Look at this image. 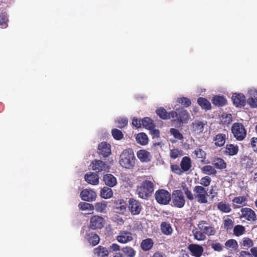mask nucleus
Instances as JSON below:
<instances>
[{
	"instance_id": "f257e3e1",
	"label": "nucleus",
	"mask_w": 257,
	"mask_h": 257,
	"mask_svg": "<svg viewBox=\"0 0 257 257\" xmlns=\"http://www.w3.org/2000/svg\"><path fill=\"white\" fill-rule=\"evenodd\" d=\"M216 232L212 224H209L206 220H201L197 224V227L192 230L194 239L198 241H204L206 239V235L213 236Z\"/></svg>"
},
{
	"instance_id": "f03ea898",
	"label": "nucleus",
	"mask_w": 257,
	"mask_h": 257,
	"mask_svg": "<svg viewBox=\"0 0 257 257\" xmlns=\"http://www.w3.org/2000/svg\"><path fill=\"white\" fill-rule=\"evenodd\" d=\"M154 187L155 185L151 181L144 180L137 186L136 193L139 198L147 200L152 195Z\"/></svg>"
},
{
	"instance_id": "7ed1b4c3",
	"label": "nucleus",
	"mask_w": 257,
	"mask_h": 257,
	"mask_svg": "<svg viewBox=\"0 0 257 257\" xmlns=\"http://www.w3.org/2000/svg\"><path fill=\"white\" fill-rule=\"evenodd\" d=\"M120 165L126 169L133 168L135 164V157L132 149H125L120 155Z\"/></svg>"
},
{
	"instance_id": "20e7f679",
	"label": "nucleus",
	"mask_w": 257,
	"mask_h": 257,
	"mask_svg": "<svg viewBox=\"0 0 257 257\" xmlns=\"http://www.w3.org/2000/svg\"><path fill=\"white\" fill-rule=\"evenodd\" d=\"M171 115L172 121L179 125L187 123L190 117L189 112L183 108L171 111Z\"/></svg>"
},
{
	"instance_id": "39448f33",
	"label": "nucleus",
	"mask_w": 257,
	"mask_h": 257,
	"mask_svg": "<svg viewBox=\"0 0 257 257\" xmlns=\"http://www.w3.org/2000/svg\"><path fill=\"white\" fill-rule=\"evenodd\" d=\"M155 198L158 204L166 205L169 204L171 201V195L167 190L160 189L155 192Z\"/></svg>"
},
{
	"instance_id": "423d86ee",
	"label": "nucleus",
	"mask_w": 257,
	"mask_h": 257,
	"mask_svg": "<svg viewBox=\"0 0 257 257\" xmlns=\"http://www.w3.org/2000/svg\"><path fill=\"white\" fill-rule=\"evenodd\" d=\"M231 130L233 137L238 141L243 140L246 136V131L244 125L241 123H234Z\"/></svg>"
},
{
	"instance_id": "0eeeda50",
	"label": "nucleus",
	"mask_w": 257,
	"mask_h": 257,
	"mask_svg": "<svg viewBox=\"0 0 257 257\" xmlns=\"http://www.w3.org/2000/svg\"><path fill=\"white\" fill-rule=\"evenodd\" d=\"M81 232L84 234L85 240L90 245L95 246L99 243L100 237L98 234L91 230L86 229V227L83 226Z\"/></svg>"
},
{
	"instance_id": "6e6552de",
	"label": "nucleus",
	"mask_w": 257,
	"mask_h": 257,
	"mask_svg": "<svg viewBox=\"0 0 257 257\" xmlns=\"http://www.w3.org/2000/svg\"><path fill=\"white\" fill-rule=\"evenodd\" d=\"M105 223L104 218L99 215H93L90 219L89 224L86 229L90 230H97L102 228Z\"/></svg>"
},
{
	"instance_id": "1a4fd4ad",
	"label": "nucleus",
	"mask_w": 257,
	"mask_h": 257,
	"mask_svg": "<svg viewBox=\"0 0 257 257\" xmlns=\"http://www.w3.org/2000/svg\"><path fill=\"white\" fill-rule=\"evenodd\" d=\"M193 192L194 196L199 203L205 204L207 202L208 194L204 187L202 186H196L193 189Z\"/></svg>"
},
{
	"instance_id": "9d476101",
	"label": "nucleus",
	"mask_w": 257,
	"mask_h": 257,
	"mask_svg": "<svg viewBox=\"0 0 257 257\" xmlns=\"http://www.w3.org/2000/svg\"><path fill=\"white\" fill-rule=\"evenodd\" d=\"M127 207L132 215H139L143 210L141 203L134 198L129 199Z\"/></svg>"
},
{
	"instance_id": "9b49d317",
	"label": "nucleus",
	"mask_w": 257,
	"mask_h": 257,
	"mask_svg": "<svg viewBox=\"0 0 257 257\" xmlns=\"http://www.w3.org/2000/svg\"><path fill=\"white\" fill-rule=\"evenodd\" d=\"M185 203V200L181 190H176L172 193L173 205L177 208H182Z\"/></svg>"
},
{
	"instance_id": "f8f14e48",
	"label": "nucleus",
	"mask_w": 257,
	"mask_h": 257,
	"mask_svg": "<svg viewBox=\"0 0 257 257\" xmlns=\"http://www.w3.org/2000/svg\"><path fill=\"white\" fill-rule=\"evenodd\" d=\"M206 124L204 122L199 119H196L190 124V130L192 134L199 135L203 132L204 126Z\"/></svg>"
},
{
	"instance_id": "ddd939ff",
	"label": "nucleus",
	"mask_w": 257,
	"mask_h": 257,
	"mask_svg": "<svg viewBox=\"0 0 257 257\" xmlns=\"http://www.w3.org/2000/svg\"><path fill=\"white\" fill-rule=\"evenodd\" d=\"M233 104L238 107H243L246 104V98L244 95L241 93H234L232 96Z\"/></svg>"
},
{
	"instance_id": "4468645a",
	"label": "nucleus",
	"mask_w": 257,
	"mask_h": 257,
	"mask_svg": "<svg viewBox=\"0 0 257 257\" xmlns=\"http://www.w3.org/2000/svg\"><path fill=\"white\" fill-rule=\"evenodd\" d=\"M187 248L190 254L194 257H201L204 251L202 246L198 244H190L188 245Z\"/></svg>"
},
{
	"instance_id": "2eb2a0df",
	"label": "nucleus",
	"mask_w": 257,
	"mask_h": 257,
	"mask_svg": "<svg viewBox=\"0 0 257 257\" xmlns=\"http://www.w3.org/2000/svg\"><path fill=\"white\" fill-rule=\"evenodd\" d=\"M116 239L120 243H127L133 240V234L128 231H120Z\"/></svg>"
},
{
	"instance_id": "dca6fc26",
	"label": "nucleus",
	"mask_w": 257,
	"mask_h": 257,
	"mask_svg": "<svg viewBox=\"0 0 257 257\" xmlns=\"http://www.w3.org/2000/svg\"><path fill=\"white\" fill-rule=\"evenodd\" d=\"M111 146L105 142L100 143L98 146V153L103 157H107L111 154Z\"/></svg>"
},
{
	"instance_id": "f3484780",
	"label": "nucleus",
	"mask_w": 257,
	"mask_h": 257,
	"mask_svg": "<svg viewBox=\"0 0 257 257\" xmlns=\"http://www.w3.org/2000/svg\"><path fill=\"white\" fill-rule=\"evenodd\" d=\"M80 196L82 200L92 202L95 200L96 194L92 190L84 189L81 192Z\"/></svg>"
},
{
	"instance_id": "a211bd4d",
	"label": "nucleus",
	"mask_w": 257,
	"mask_h": 257,
	"mask_svg": "<svg viewBox=\"0 0 257 257\" xmlns=\"http://www.w3.org/2000/svg\"><path fill=\"white\" fill-rule=\"evenodd\" d=\"M241 217L249 221H253L256 219L255 212L249 208H242L241 210Z\"/></svg>"
},
{
	"instance_id": "6ab92c4d",
	"label": "nucleus",
	"mask_w": 257,
	"mask_h": 257,
	"mask_svg": "<svg viewBox=\"0 0 257 257\" xmlns=\"http://www.w3.org/2000/svg\"><path fill=\"white\" fill-rule=\"evenodd\" d=\"M92 170L96 173L105 171L108 169V167L106 163L101 160H95L92 162Z\"/></svg>"
},
{
	"instance_id": "aec40b11",
	"label": "nucleus",
	"mask_w": 257,
	"mask_h": 257,
	"mask_svg": "<svg viewBox=\"0 0 257 257\" xmlns=\"http://www.w3.org/2000/svg\"><path fill=\"white\" fill-rule=\"evenodd\" d=\"M239 149L237 145L229 144L225 146L223 153L225 155L232 156L236 155Z\"/></svg>"
},
{
	"instance_id": "412c9836",
	"label": "nucleus",
	"mask_w": 257,
	"mask_h": 257,
	"mask_svg": "<svg viewBox=\"0 0 257 257\" xmlns=\"http://www.w3.org/2000/svg\"><path fill=\"white\" fill-rule=\"evenodd\" d=\"M137 156L141 162L150 161L152 156L150 153L145 150H140L137 152Z\"/></svg>"
},
{
	"instance_id": "4be33fe9",
	"label": "nucleus",
	"mask_w": 257,
	"mask_h": 257,
	"mask_svg": "<svg viewBox=\"0 0 257 257\" xmlns=\"http://www.w3.org/2000/svg\"><path fill=\"white\" fill-rule=\"evenodd\" d=\"M94 257H108L109 254L108 250L101 245L95 248L93 251Z\"/></svg>"
},
{
	"instance_id": "5701e85b",
	"label": "nucleus",
	"mask_w": 257,
	"mask_h": 257,
	"mask_svg": "<svg viewBox=\"0 0 257 257\" xmlns=\"http://www.w3.org/2000/svg\"><path fill=\"white\" fill-rule=\"evenodd\" d=\"M226 139L225 134L219 133L214 137L213 141L215 146L221 147L225 145Z\"/></svg>"
},
{
	"instance_id": "b1692460",
	"label": "nucleus",
	"mask_w": 257,
	"mask_h": 257,
	"mask_svg": "<svg viewBox=\"0 0 257 257\" xmlns=\"http://www.w3.org/2000/svg\"><path fill=\"white\" fill-rule=\"evenodd\" d=\"M84 178L85 181L89 184L95 185L99 183V177L95 173H87L85 175Z\"/></svg>"
},
{
	"instance_id": "393cba45",
	"label": "nucleus",
	"mask_w": 257,
	"mask_h": 257,
	"mask_svg": "<svg viewBox=\"0 0 257 257\" xmlns=\"http://www.w3.org/2000/svg\"><path fill=\"white\" fill-rule=\"evenodd\" d=\"M103 180L105 184L109 187H113L117 183L116 178L110 174L104 175L103 177Z\"/></svg>"
},
{
	"instance_id": "a878e982",
	"label": "nucleus",
	"mask_w": 257,
	"mask_h": 257,
	"mask_svg": "<svg viewBox=\"0 0 257 257\" xmlns=\"http://www.w3.org/2000/svg\"><path fill=\"white\" fill-rule=\"evenodd\" d=\"M115 207L119 213H124L126 211L127 204L123 199H117L114 202Z\"/></svg>"
},
{
	"instance_id": "bb28decb",
	"label": "nucleus",
	"mask_w": 257,
	"mask_h": 257,
	"mask_svg": "<svg viewBox=\"0 0 257 257\" xmlns=\"http://www.w3.org/2000/svg\"><path fill=\"white\" fill-rule=\"evenodd\" d=\"M154 243L152 238H148L143 239L141 243V249L144 251H149L152 248Z\"/></svg>"
},
{
	"instance_id": "cd10ccee",
	"label": "nucleus",
	"mask_w": 257,
	"mask_h": 257,
	"mask_svg": "<svg viewBox=\"0 0 257 257\" xmlns=\"http://www.w3.org/2000/svg\"><path fill=\"white\" fill-rule=\"evenodd\" d=\"M191 160L189 157H184L180 163V167L183 172L189 171L191 168Z\"/></svg>"
},
{
	"instance_id": "c85d7f7f",
	"label": "nucleus",
	"mask_w": 257,
	"mask_h": 257,
	"mask_svg": "<svg viewBox=\"0 0 257 257\" xmlns=\"http://www.w3.org/2000/svg\"><path fill=\"white\" fill-rule=\"evenodd\" d=\"M212 103L217 106H222L227 103V100L224 96L216 95L212 99Z\"/></svg>"
},
{
	"instance_id": "c756f323",
	"label": "nucleus",
	"mask_w": 257,
	"mask_h": 257,
	"mask_svg": "<svg viewBox=\"0 0 257 257\" xmlns=\"http://www.w3.org/2000/svg\"><path fill=\"white\" fill-rule=\"evenodd\" d=\"M156 113L161 119L166 120L171 118V111L168 112L163 107H160L156 110Z\"/></svg>"
},
{
	"instance_id": "7c9ffc66",
	"label": "nucleus",
	"mask_w": 257,
	"mask_h": 257,
	"mask_svg": "<svg viewBox=\"0 0 257 257\" xmlns=\"http://www.w3.org/2000/svg\"><path fill=\"white\" fill-rule=\"evenodd\" d=\"M212 164L214 167L218 169H224L226 167V163L221 158H215L213 159Z\"/></svg>"
},
{
	"instance_id": "2f4dec72",
	"label": "nucleus",
	"mask_w": 257,
	"mask_h": 257,
	"mask_svg": "<svg viewBox=\"0 0 257 257\" xmlns=\"http://www.w3.org/2000/svg\"><path fill=\"white\" fill-rule=\"evenodd\" d=\"M234 225V221L232 219L228 217V216L225 217H224L223 220V226L222 228L227 231L231 230Z\"/></svg>"
},
{
	"instance_id": "473e14b6",
	"label": "nucleus",
	"mask_w": 257,
	"mask_h": 257,
	"mask_svg": "<svg viewBox=\"0 0 257 257\" xmlns=\"http://www.w3.org/2000/svg\"><path fill=\"white\" fill-rule=\"evenodd\" d=\"M197 103L202 109L206 110H209L211 108L210 102L205 98L199 97L197 99Z\"/></svg>"
},
{
	"instance_id": "72a5a7b5",
	"label": "nucleus",
	"mask_w": 257,
	"mask_h": 257,
	"mask_svg": "<svg viewBox=\"0 0 257 257\" xmlns=\"http://www.w3.org/2000/svg\"><path fill=\"white\" fill-rule=\"evenodd\" d=\"M100 196L104 199L110 198L113 196L112 189L108 187H104L100 191Z\"/></svg>"
},
{
	"instance_id": "f704fd0d",
	"label": "nucleus",
	"mask_w": 257,
	"mask_h": 257,
	"mask_svg": "<svg viewBox=\"0 0 257 257\" xmlns=\"http://www.w3.org/2000/svg\"><path fill=\"white\" fill-rule=\"evenodd\" d=\"M161 230L163 234L167 235L171 234L173 231L171 225L167 222H163L161 223Z\"/></svg>"
},
{
	"instance_id": "c9c22d12",
	"label": "nucleus",
	"mask_w": 257,
	"mask_h": 257,
	"mask_svg": "<svg viewBox=\"0 0 257 257\" xmlns=\"http://www.w3.org/2000/svg\"><path fill=\"white\" fill-rule=\"evenodd\" d=\"M136 139L137 143L141 145H146L148 143V136L144 133L138 134Z\"/></svg>"
},
{
	"instance_id": "e433bc0d",
	"label": "nucleus",
	"mask_w": 257,
	"mask_h": 257,
	"mask_svg": "<svg viewBox=\"0 0 257 257\" xmlns=\"http://www.w3.org/2000/svg\"><path fill=\"white\" fill-rule=\"evenodd\" d=\"M142 125L148 130H152L155 127L153 120L148 117H146L142 120Z\"/></svg>"
},
{
	"instance_id": "4c0bfd02",
	"label": "nucleus",
	"mask_w": 257,
	"mask_h": 257,
	"mask_svg": "<svg viewBox=\"0 0 257 257\" xmlns=\"http://www.w3.org/2000/svg\"><path fill=\"white\" fill-rule=\"evenodd\" d=\"M240 162L245 168L250 169L253 165V160L248 156H245L240 158Z\"/></svg>"
},
{
	"instance_id": "58836bf2",
	"label": "nucleus",
	"mask_w": 257,
	"mask_h": 257,
	"mask_svg": "<svg viewBox=\"0 0 257 257\" xmlns=\"http://www.w3.org/2000/svg\"><path fill=\"white\" fill-rule=\"evenodd\" d=\"M217 208L221 212L229 213L231 211L230 206L225 202H220L217 204Z\"/></svg>"
},
{
	"instance_id": "ea45409f",
	"label": "nucleus",
	"mask_w": 257,
	"mask_h": 257,
	"mask_svg": "<svg viewBox=\"0 0 257 257\" xmlns=\"http://www.w3.org/2000/svg\"><path fill=\"white\" fill-rule=\"evenodd\" d=\"M122 251L127 257H135L136 254L135 250L131 246H125L121 249Z\"/></svg>"
},
{
	"instance_id": "a19ab883",
	"label": "nucleus",
	"mask_w": 257,
	"mask_h": 257,
	"mask_svg": "<svg viewBox=\"0 0 257 257\" xmlns=\"http://www.w3.org/2000/svg\"><path fill=\"white\" fill-rule=\"evenodd\" d=\"M202 171L208 175H216L217 171L212 166L206 165L201 169Z\"/></svg>"
},
{
	"instance_id": "79ce46f5",
	"label": "nucleus",
	"mask_w": 257,
	"mask_h": 257,
	"mask_svg": "<svg viewBox=\"0 0 257 257\" xmlns=\"http://www.w3.org/2000/svg\"><path fill=\"white\" fill-rule=\"evenodd\" d=\"M225 246L228 248H231L234 250H237L238 247L237 242L233 239L227 240L225 243Z\"/></svg>"
},
{
	"instance_id": "37998d69",
	"label": "nucleus",
	"mask_w": 257,
	"mask_h": 257,
	"mask_svg": "<svg viewBox=\"0 0 257 257\" xmlns=\"http://www.w3.org/2000/svg\"><path fill=\"white\" fill-rule=\"evenodd\" d=\"M245 227L242 225H236L233 228V234L236 236H239L244 233Z\"/></svg>"
},
{
	"instance_id": "c03bdc74",
	"label": "nucleus",
	"mask_w": 257,
	"mask_h": 257,
	"mask_svg": "<svg viewBox=\"0 0 257 257\" xmlns=\"http://www.w3.org/2000/svg\"><path fill=\"white\" fill-rule=\"evenodd\" d=\"M95 209L96 211L99 212H104L106 207L107 204L105 202H97L95 204Z\"/></svg>"
},
{
	"instance_id": "a18cd8bd",
	"label": "nucleus",
	"mask_w": 257,
	"mask_h": 257,
	"mask_svg": "<svg viewBox=\"0 0 257 257\" xmlns=\"http://www.w3.org/2000/svg\"><path fill=\"white\" fill-rule=\"evenodd\" d=\"M170 132L171 135H172L175 139L178 140H183V136L178 130L175 128H171Z\"/></svg>"
},
{
	"instance_id": "49530a36",
	"label": "nucleus",
	"mask_w": 257,
	"mask_h": 257,
	"mask_svg": "<svg viewBox=\"0 0 257 257\" xmlns=\"http://www.w3.org/2000/svg\"><path fill=\"white\" fill-rule=\"evenodd\" d=\"M78 206L81 210H93L94 208L92 204L86 202H80Z\"/></svg>"
},
{
	"instance_id": "de8ad7c7",
	"label": "nucleus",
	"mask_w": 257,
	"mask_h": 257,
	"mask_svg": "<svg viewBox=\"0 0 257 257\" xmlns=\"http://www.w3.org/2000/svg\"><path fill=\"white\" fill-rule=\"evenodd\" d=\"M193 153L194 154L195 157L197 158L204 159L206 158V154L205 152L201 149H196L194 151Z\"/></svg>"
},
{
	"instance_id": "09e8293b",
	"label": "nucleus",
	"mask_w": 257,
	"mask_h": 257,
	"mask_svg": "<svg viewBox=\"0 0 257 257\" xmlns=\"http://www.w3.org/2000/svg\"><path fill=\"white\" fill-rule=\"evenodd\" d=\"M111 134L113 138L116 140H120L123 137V135L121 131L117 128L112 129L111 131Z\"/></svg>"
},
{
	"instance_id": "8fccbe9b",
	"label": "nucleus",
	"mask_w": 257,
	"mask_h": 257,
	"mask_svg": "<svg viewBox=\"0 0 257 257\" xmlns=\"http://www.w3.org/2000/svg\"><path fill=\"white\" fill-rule=\"evenodd\" d=\"M246 201V198L245 196L235 197L232 200V203L234 206L237 205H242Z\"/></svg>"
},
{
	"instance_id": "3c124183",
	"label": "nucleus",
	"mask_w": 257,
	"mask_h": 257,
	"mask_svg": "<svg viewBox=\"0 0 257 257\" xmlns=\"http://www.w3.org/2000/svg\"><path fill=\"white\" fill-rule=\"evenodd\" d=\"M177 101L183 106L186 107L189 106L191 104L190 100L189 98L184 97L179 98Z\"/></svg>"
},
{
	"instance_id": "603ef678",
	"label": "nucleus",
	"mask_w": 257,
	"mask_h": 257,
	"mask_svg": "<svg viewBox=\"0 0 257 257\" xmlns=\"http://www.w3.org/2000/svg\"><path fill=\"white\" fill-rule=\"evenodd\" d=\"M8 18L7 15L5 13L0 14V25L3 28H6L8 26L7 22Z\"/></svg>"
},
{
	"instance_id": "864d4df0",
	"label": "nucleus",
	"mask_w": 257,
	"mask_h": 257,
	"mask_svg": "<svg viewBox=\"0 0 257 257\" xmlns=\"http://www.w3.org/2000/svg\"><path fill=\"white\" fill-rule=\"evenodd\" d=\"M211 182V179L209 176H205L200 179V184L203 187H208L210 185Z\"/></svg>"
},
{
	"instance_id": "5fc2aeb1",
	"label": "nucleus",
	"mask_w": 257,
	"mask_h": 257,
	"mask_svg": "<svg viewBox=\"0 0 257 257\" xmlns=\"http://www.w3.org/2000/svg\"><path fill=\"white\" fill-rule=\"evenodd\" d=\"M241 244L243 246L249 248L253 245V242L250 238L246 237L242 238Z\"/></svg>"
},
{
	"instance_id": "6e6d98bb",
	"label": "nucleus",
	"mask_w": 257,
	"mask_h": 257,
	"mask_svg": "<svg viewBox=\"0 0 257 257\" xmlns=\"http://www.w3.org/2000/svg\"><path fill=\"white\" fill-rule=\"evenodd\" d=\"M170 168L171 171L177 175H181L183 173L181 168L177 164L171 165Z\"/></svg>"
},
{
	"instance_id": "4d7b16f0",
	"label": "nucleus",
	"mask_w": 257,
	"mask_h": 257,
	"mask_svg": "<svg viewBox=\"0 0 257 257\" xmlns=\"http://www.w3.org/2000/svg\"><path fill=\"white\" fill-rule=\"evenodd\" d=\"M117 126L120 128H122L127 125L128 120L126 118H119L117 119Z\"/></svg>"
},
{
	"instance_id": "13d9d810",
	"label": "nucleus",
	"mask_w": 257,
	"mask_h": 257,
	"mask_svg": "<svg viewBox=\"0 0 257 257\" xmlns=\"http://www.w3.org/2000/svg\"><path fill=\"white\" fill-rule=\"evenodd\" d=\"M247 102L251 108L257 107V98L252 97H249L247 100Z\"/></svg>"
},
{
	"instance_id": "bf43d9fd",
	"label": "nucleus",
	"mask_w": 257,
	"mask_h": 257,
	"mask_svg": "<svg viewBox=\"0 0 257 257\" xmlns=\"http://www.w3.org/2000/svg\"><path fill=\"white\" fill-rule=\"evenodd\" d=\"M184 193L186 196V197L189 200H193L194 198V196L193 194L192 193L191 191L189 190L188 188L186 187L183 188Z\"/></svg>"
},
{
	"instance_id": "052dcab7",
	"label": "nucleus",
	"mask_w": 257,
	"mask_h": 257,
	"mask_svg": "<svg viewBox=\"0 0 257 257\" xmlns=\"http://www.w3.org/2000/svg\"><path fill=\"white\" fill-rule=\"evenodd\" d=\"M211 247L215 251H221L223 249L222 245L219 242L212 243L211 244Z\"/></svg>"
},
{
	"instance_id": "680f3d73",
	"label": "nucleus",
	"mask_w": 257,
	"mask_h": 257,
	"mask_svg": "<svg viewBox=\"0 0 257 257\" xmlns=\"http://www.w3.org/2000/svg\"><path fill=\"white\" fill-rule=\"evenodd\" d=\"M250 146L254 151L257 152V138L253 137L251 139Z\"/></svg>"
},
{
	"instance_id": "e2e57ef3",
	"label": "nucleus",
	"mask_w": 257,
	"mask_h": 257,
	"mask_svg": "<svg viewBox=\"0 0 257 257\" xmlns=\"http://www.w3.org/2000/svg\"><path fill=\"white\" fill-rule=\"evenodd\" d=\"M179 151L178 149H173L170 151V157L172 159H176L178 156H179Z\"/></svg>"
},
{
	"instance_id": "0e129e2a",
	"label": "nucleus",
	"mask_w": 257,
	"mask_h": 257,
	"mask_svg": "<svg viewBox=\"0 0 257 257\" xmlns=\"http://www.w3.org/2000/svg\"><path fill=\"white\" fill-rule=\"evenodd\" d=\"M151 132V134L152 136L153 139L158 138L160 137V132L158 130L152 128V130H149Z\"/></svg>"
},
{
	"instance_id": "69168bd1",
	"label": "nucleus",
	"mask_w": 257,
	"mask_h": 257,
	"mask_svg": "<svg viewBox=\"0 0 257 257\" xmlns=\"http://www.w3.org/2000/svg\"><path fill=\"white\" fill-rule=\"evenodd\" d=\"M132 124L135 127L139 128L142 126V121L137 118H134L132 120Z\"/></svg>"
},
{
	"instance_id": "338daca9",
	"label": "nucleus",
	"mask_w": 257,
	"mask_h": 257,
	"mask_svg": "<svg viewBox=\"0 0 257 257\" xmlns=\"http://www.w3.org/2000/svg\"><path fill=\"white\" fill-rule=\"evenodd\" d=\"M110 248L114 251H117L120 250V246L116 243H112L110 246Z\"/></svg>"
},
{
	"instance_id": "774afa93",
	"label": "nucleus",
	"mask_w": 257,
	"mask_h": 257,
	"mask_svg": "<svg viewBox=\"0 0 257 257\" xmlns=\"http://www.w3.org/2000/svg\"><path fill=\"white\" fill-rule=\"evenodd\" d=\"M239 257H252V256L250 252L242 250L239 253Z\"/></svg>"
}]
</instances>
